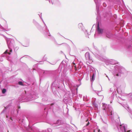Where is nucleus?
<instances>
[{"label":"nucleus","instance_id":"f257e3e1","mask_svg":"<svg viewBox=\"0 0 132 132\" xmlns=\"http://www.w3.org/2000/svg\"><path fill=\"white\" fill-rule=\"evenodd\" d=\"M97 31L98 33L101 34L103 33V29H100L99 28V23L97 24Z\"/></svg>","mask_w":132,"mask_h":132},{"label":"nucleus","instance_id":"f03ea898","mask_svg":"<svg viewBox=\"0 0 132 132\" xmlns=\"http://www.w3.org/2000/svg\"><path fill=\"white\" fill-rule=\"evenodd\" d=\"M85 56L86 59H90V54L89 53H86L85 54Z\"/></svg>","mask_w":132,"mask_h":132},{"label":"nucleus","instance_id":"7ed1b4c3","mask_svg":"<svg viewBox=\"0 0 132 132\" xmlns=\"http://www.w3.org/2000/svg\"><path fill=\"white\" fill-rule=\"evenodd\" d=\"M6 92V89H3L2 90V93L3 94H4Z\"/></svg>","mask_w":132,"mask_h":132},{"label":"nucleus","instance_id":"20e7f679","mask_svg":"<svg viewBox=\"0 0 132 132\" xmlns=\"http://www.w3.org/2000/svg\"><path fill=\"white\" fill-rule=\"evenodd\" d=\"M19 84L21 85H23L22 82L21 81H19Z\"/></svg>","mask_w":132,"mask_h":132},{"label":"nucleus","instance_id":"39448f33","mask_svg":"<svg viewBox=\"0 0 132 132\" xmlns=\"http://www.w3.org/2000/svg\"><path fill=\"white\" fill-rule=\"evenodd\" d=\"M94 74L93 75L92 77V80H93L94 79Z\"/></svg>","mask_w":132,"mask_h":132},{"label":"nucleus","instance_id":"423d86ee","mask_svg":"<svg viewBox=\"0 0 132 132\" xmlns=\"http://www.w3.org/2000/svg\"><path fill=\"white\" fill-rule=\"evenodd\" d=\"M7 52H8V50H6V51H5V52L4 53V54H6V53H8Z\"/></svg>","mask_w":132,"mask_h":132},{"label":"nucleus","instance_id":"0eeeda50","mask_svg":"<svg viewBox=\"0 0 132 132\" xmlns=\"http://www.w3.org/2000/svg\"><path fill=\"white\" fill-rule=\"evenodd\" d=\"M89 122H88L87 123V124L86 125V126H88V125H89Z\"/></svg>","mask_w":132,"mask_h":132},{"label":"nucleus","instance_id":"6e6552de","mask_svg":"<svg viewBox=\"0 0 132 132\" xmlns=\"http://www.w3.org/2000/svg\"><path fill=\"white\" fill-rule=\"evenodd\" d=\"M79 25L80 26H82V24H79Z\"/></svg>","mask_w":132,"mask_h":132},{"label":"nucleus","instance_id":"1a4fd4ad","mask_svg":"<svg viewBox=\"0 0 132 132\" xmlns=\"http://www.w3.org/2000/svg\"><path fill=\"white\" fill-rule=\"evenodd\" d=\"M75 65V63H73V65H72V66H73V65Z\"/></svg>","mask_w":132,"mask_h":132},{"label":"nucleus","instance_id":"9d476101","mask_svg":"<svg viewBox=\"0 0 132 132\" xmlns=\"http://www.w3.org/2000/svg\"><path fill=\"white\" fill-rule=\"evenodd\" d=\"M73 66L75 67V68H76V66L75 65H73Z\"/></svg>","mask_w":132,"mask_h":132},{"label":"nucleus","instance_id":"9b49d317","mask_svg":"<svg viewBox=\"0 0 132 132\" xmlns=\"http://www.w3.org/2000/svg\"><path fill=\"white\" fill-rule=\"evenodd\" d=\"M8 54H11V53H10V52H8Z\"/></svg>","mask_w":132,"mask_h":132},{"label":"nucleus","instance_id":"f8f14e48","mask_svg":"<svg viewBox=\"0 0 132 132\" xmlns=\"http://www.w3.org/2000/svg\"><path fill=\"white\" fill-rule=\"evenodd\" d=\"M116 76H119V75L118 74H117V75H116Z\"/></svg>","mask_w":132,"mask_h":132},{"label":"nucleus","instance_id":"ddd939ff","mask_svg":"<svg viewBox=\"0 0 132 132\" xmlns=\"http://www.w3.org/2000/svg\"><path fill=\"white\" fill-rule=\"evenodd\" d=\"M112 112H111V115H112Z\"/></svg>","mask_w":132,"mask_h":132},{"label":"nucleus","instance_id":"4468645a","mask_svg":"<svg viewBox=\"0 0 132 132\" xmlns=\"http://www.w3.org/2000/svg\"><path fill=\"white\" fill-rule=\"evenodd\" d=\"M54 105V104L53 103H52V104H51V105Z\"/></svg>","mask_w":132,"mask_h":132},{"label":"nucleus","instance_id":"2eb2a0df","mask_svg":"<svg viewBox=\"0 0 132 132\" xmlns=\"http://www.w3.org/2000/svg\"><path fill=\"white\" fill-rule=\"evenodd\" d=\"M127 132H130V130H128Z\"/></svg>","mask_w":132,"mask_h":132},{"label":"nucleus","instance_id":"dca6fc26","mask_svg":"<svg viewBox=\"0 0 132 132\" xmlns=\"http://www.w3.org/2000/svg\"><path fill=\"white\" fill-rule=\"evenodd\" d=\"M20 106H19V107H18V108H19V109H20Z\"/></svg>","mask_w":132,"mask_h":132},{"label":"nucleus","instance_id":"f3484780","mask_svg":"<svg viewBox=\"0 0 132 132\" xmlns=\"http://www.w3.org/2000/svg\"><path fill=\"white\" fill-rule=\"evenodd\" d=\"M124 132H126V130L125 129H124Z\"/></svg>","mask_w":132,"mask_h":132},{"label":"nucleus","instance_id":"a211bd4d","mask_svg":"<svg viewBox=\"0 0 132 132\" xmlns=\"http://www.w3.org/2000/svg\"><path fill=\"white\" fill-rule=\"evenodd\" d=\"M12 50H10V52H12Z\"/></svg>","mask_w":132,"mask_h":132},{"label":"nucleus","instance_id":"6ab92c4d","mask_svg":"<svg viewBox=\"0 0 132 132\" xmlns=\"http://www.w3.org/2000/svg\"><path fill=\"white\" fill-rule=\"evenodd\" d=\"M10 119L11 120H12V118H11H11H10Z\"/></svg>","mask_w":132,"mask_h":132},{"label":"nucleus","instance_id":"aec40b11","mask_svg":"<svg viewBox=\"0 0 132 132\" xmlns=\"http://www.w3.org/2000/svg\"><path fill=\"white\" fill-rule=\"evenodd\" d=\"M100 131V130L99 129L98 130V132H99Z\"/></svg>","mask_w":132,"mask_h":132},{"label":"nucleus","instance_id":"412c9836","mask_svg":"<svg viewBox=\"0 0 132 132\" xmlns=\"http://www.w3.org/2000/svg\"><path fill=\"white\" fill-rule=\"evenodd\" d=\"M88 121V120H86V121Z\"/></svg>","mask_w":132,"mask_h":132},{"label":"nucleus","instance_id":"4be33fe9","mask_svg":"<svg viewBox=\"0 0 132 132\" xmlns=\"http://www.w3.org/2000/svg\"><path fill=\"white\" fill-rule=\"evenodd\" d=\"M94 132H95V130H94Z\"/></svg>","mask_w":132,"mask_h":132},{"label":"nucleus","instance_id":"5701e85b","mask_svg":"<svg viewBox=\"0 0 132 132\" xmlns=\"http://www.w3.org/2000/svg\"><path fill=\"white\" fill-rule=\"evenodd\" d=\"M6 117H7V116H6Z\"/></svg>","mask_w":132,"mask_h":132},{"label":"nucleus","instance_id":"b1692460","mask_svg":"<svg viewBox=\"0 0 132 132\" xmlns=\"http://www.w3.org/2000/svg\"><path fill=\"white\" fill-rule=\"evenodd\" d=\"M8 132H9V131H8Z\"/></svg>","mask_w":132,"mask_h":132}]
</instances>
